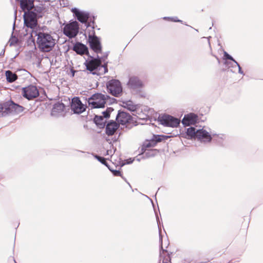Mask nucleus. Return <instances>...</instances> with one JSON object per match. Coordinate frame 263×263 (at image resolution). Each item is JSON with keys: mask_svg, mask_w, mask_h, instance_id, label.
<instances>
[{"mask_svg": "<svg viewBox=\"0 0 263 263\" xmlns=\"http://www.w3.org/2000/svg\"><path fill=\"white\" fill-rule=\"evenodd\" d=\"M23 96L28 100L37 97L39 95V90L37 87L34 85H29L23 88Z\"/></svg>", "mask_w": 263, "mask_h": 263, "instance_id": "obj_13", "label": "nucleus"}, {"mask_svg": "<svg viewBox=\"0 0 263 263\" xmlns=\"http://www.w3.org/2000/svg\"><path fill=\"white\" fill-rule=\"evenodd\" d=\"M34 0H21L20 6L21 9L25 11H29L32 10V8L34 7Z\"/></svg>", "mask_w": 263, "mask_h": 263, "instance_id": "obj_21", "label": "nucleus"}, {"mask_svg": "<svg viewBox=\"0 0 263 263\" xmlns=\"http://www.w3.org/2000/svg\"><path fill=\"white\" fill-rule=\"evenodd\" d=\"M44 10L43 7L42 6H34L32 8V11H34L36 14V16H41V14L42 13Z\"/></svg>", "mask_w": 263, "mask_h": 263, "instance_id": "obj_27", "label": "nucleus"}, {"mask_svg": "<svg viewBox=\"0 0 263 263\" xmlns=\"http://www.w3.org/2000/svg\"><path fill=\"white\" fill-rule=\"evenodd\" d=\"M230 71H231V72H233V73L234 72V71H233L232 69H231V70H230Z\"/></svg>", "mask_w": 263, "mask_h": 263, "instance_id": "obj_43", "label": "nucleus"}, {"mask_svg": "<svg viewBox=\"0 0 263 263\" xmlns=\"http://www.w3.org/2000/svg\"><path fill=\"white\" fill-rule=\"evenodd\" d=\"M215 57H216V58L217 59V62H218V63H220V60H219V59H218V58L217 57H216V56H215Z\"/></svg>", "mask_w": 263, "mask_h": 263, "instance_id": "obj_39", "label": "nucleus"}, {"mask_svg": "<svg viewBox=\"0 0 263 263\" xmlns=\"http://www.w3.org/2000/svg\"><path fill=\"white\" fill-rule=\"evenodd\" d=\"M161 251H160V257L161 258L162 257V254H163L164 252H166L167 251L166 250L163 249L162 246L161 245Z\"/></svg>", "mask_w": 263, "mask_h": 263, "instance_id": "obj_36", "label": "nucleus"}, {"mask_svg": "<svg viewBox=\"0 0 263 263\" xmlns=\"http://www.w3.org/2000/svg\"><path fill=\"white\" fill-rule=\"evenodd\" d=\"M109 97L107 95L98 93L93 94L88 99V104L93 108H102L105 107L106 99Z\"/></svg>", "mask_w": 263, "mask_h": 263, "instance_id": "obj_4", "label": "nucleus"}, {"mask_svg": "<svg viewBox=\"0 0 263 263\" xmlns=\"http://www.w3.org/2000/svg\"><path fill=\"white\" fill-rule=\"evenodd\" d=\"M65 106L63 103L57 102L53 105L51 115L52 116L59 117L65 109Z\"/></svg>", "mask_w": 263, "mask_h": 263, "instance_id": "obj_20", "label": "nucleus"}, {"mask_svg": "<svg viewBox=\"0 0 263 263\" xmlns=\"http://www.w3.org/2000/svg\"><path fill=\"white\" fill-rule=\"evenodd\" d=\"M95 123L101 128H103L105 126V122L104 117L102 116H96L94 118Z\"/></svg>", "mask_w": 263, "mask_h": 263, "instance_id": "obj_25", "label": "nucleus"}, {"mask_svg": "<svg viewBox=\"0 0 263 263\" xmlns=\"http://www.w3.org/2000/svg\"><path fill=\"white\" fill-rule=\"evenodd\" d=\"M37 36L36 43L40 50L44 52L52 50L56 44L57 41L52 35L44 31L35 32Z\"/></svg>", "mask_w": 263, "mask_h": 263, "instance_id": "obj_1", "label": "nucleus"}, {"mask_svg": "<svg viewBox=\"0 0 263 263\" xmlns=\"http://www.w3.org/2000/svg\"><path fill=\"white\" fill-rule=\"evenodd\" d=\"M198 121V116L194 113H190L185 115L182 120V123L185 126L195 124Z\"/></svg>", "mask_w": 263, "mask_h": 263, "instance_id": "obj_16", "label": "nucleus"}, {"mask_svg": "<svg viewBox=\"0 0 263 263\" xmlns=\"http://www.w3.org/2000/svg\"><path fill=\"white\" fill-rule=\"evenodd\" d=\"M5 76L7 81L9 83L14 82L17 79V74L10 70L6 71Z\"/></svg>", "mask_w": 263, "mask_h": 263, "instance_id": "obj_23", "label": "nucleus"}, {"mask_svg": "<svg viewBox=\"0 0 263 263\" xmlns=\"http://www.w3.org/2000/svg\"><path fill=\"white\" fill-rule=\"evenodd\" d=\"M5 49H3L2 50V51H1V52L0 53V56L3 55L5 53Z\"/></svg>", "mask_w": 263, "mask_h": 263, "instance_id": "obj_38", "label": "nucleus"}, {"mask_svg": "<svg viewBox=\"0 0 263 263\" xmlns=\"http://www.w3.org/2000/svg\"><path fill=\"white\" fill-rule=\"evenodd\" d=\"M217 136L219 138L222 139L224 137L223 134H216L215 133H209L206 130L202 129H197L196 139L201 143H209L211 142L212 139Z\"/></svg>", "mask_w": 263, "mask_h": 263, "instance_id": "obj_5", "label": "nucleus"}, {"mask_svg": "<svg viewBox=\"0 0 263 263\" xmlns=\"http://www.w3.org/2000/svg\"><path fill=\"white\" fill-rule=\"evenodd\" d=\"M89 60H86L85 65L86 69L90 72L92 74H103L108 72L107 63H104L102 65L101 58L97 55L96 58L90 56Z\"/></svg>", "mask_w": 263, "mask_h": 263, "instance_id": "obj_2", "label": "nucleus"}, {"mask_svg": "<svg viewBox=\"0 0 263 263\" xmlns=\"http://www.w3.org/2000/svg\"><path fill=\"white\" fill-rule=\"evenodd\" d=\"M108 169L112 173L113 175L115 176H121L123 179L125 180H126L124 177L122 176L121 172L119 170H115L110 168L109 167Z\"/></svg>", "mask_w": 263, "mask_h": 263, "instance_id": "obj_31", "label": "nucleus"}, {"mask_svg": "<svg viewBox=\"0 0 263 263\" xmlns=\"http://www.w3.org/2000/svg\"><path fill=\"white\" fill-rule=\"evenodd\" d=\"M123 106L127 108L128 110L131 111H134L136 110V106L133 104L132 101H128L126 102H123Z\"/></svg>", "mask_w": 263, "mask_h": 263, "instance_id": "obj_26", "label": "nucleus"}, {"mask_svg": "<svg viewBox=\"0 0 263 263\" xmlns=\"http://www.w3.org/2000/svg\"><path fill=\"white\" fill-rule=\"evenodd\" d=\"M127 87L132 91H138L143 87L142 82L137 77H130L127 82Z\"/></svg>", "mask_w": 263, "mask_h": 263, "instance_id": "obj_12", "label": "nucleus"}, {"mask_svg": "<svg viewBox=\"0 0 263 263\" xmlns=\"http://www.w3.org/2000/svg\"><path fill=\"white\" fill-rule=\"evenodd\" d=\"M107 91L112 96L118 97L122 92L121 82L116 79L109 80L106 83Z\"/></svg>", "mask_w": 263, "mask_h": 263, "instance_id": "obj_7", "label": "nucleus"}, {"mask_svg": "<svg viewBox=\"0 0 263 263\" xmlns=\"http://www.w3.org/2000/svg\"><path fill=\"white\" fill-rule=\"evenodd\" d=\"M79 152H81V153H83V151H79Z\"/></svg>", "mask_w": 263, "mask_h": 263, "instance_id": "obj_44", "label": "nucleus"}, {"mask_svg": "<svg viewBox=\"0 0 263 263\" xmlns=\"http://www.w3.org/2000/svg\"><path fill=\"white\" fill-rule=\"evenodd\" d=\"M154 137L155 139L147 140L143 143L141 147L142 153H145L147 148L154 146L158 142H160L162 140L159 135L154 136Z\"/></svg>", "mask_w": 263, "mask_h": 263, "instance_id": "obj_17", "label": "nucleus"}, {"mask_svg": "<svg viewBox=\"0 0 263 263\" xmlns=\"http://www.w3.org/2000/svg\"><path fill=\"white\" fill-rule=\"evenodd\" d=\"M159 236H160V241H162V237H161V236L160 235Z\"/></svg>", "mask_w": 263, "mask_h": 263, "instance_id": "obj_42", "label": "nucleus"}, {"mask_svg": "<svg viewBox=\"0 0 263 263\" xmlns=\"http://www.w3.org/2000/svg\"><path fill=\"white\" fill-rule=\"evenodd\" d=\"M88 40L90 48L96 53H101L102 46L100 39L93 33L88 35Z\"/></svg>", "mask_w": 263, "mask_h": 263, "instance_id": "obj_11", "label": "nucleus"}, {"mask_svg": "<svg viewBox=\"0 0 263 263\" xmlns=\"http://www.w3.org/2000/svg\"><path fill=\"white\" fill-rule=\"evenodd\" d=\"M24 24L28 28H34L37 25V16L34 11H25L24 14Z\"/></svg>", "mask_w": 263, "mask_h": 263, "instance_id": "obj_9", "label": "nucleus"}, {"mask_svg": "<svg viewBox=\"0 0 263 263\" xmlns=\"http://www.w3.org/2000/svg\"><path fill=\"white\" fill-rule=\"evenodd\" d=\"M158 120L164 126L171 127H177L180 123L179 119L166 114L159 116Z\"/></svg>", "mask_w": 263, "mask_h": 263, "instance_id": "obj_6", "label": "nucleus"}, {"mask_svg": "<svg viewBox=\"0 0 263 263\" xmlns=\"http://www.w3.org/2000/svg\"><path fill=\"white\" fill-rule=\"evenodd\" d=\"M71 108L74 114H80L85 110L86 107L79 98L75 97L71 100Z\"/></svg>", "mask_w": 263, "mask_h": 263, "instance_id": "obj_14", "label": "nucleus"}, {"mask_svg": "<svg viewBox=\"0 0 263 263\" xmlns=\"http://www.w3.org/2000/svg\"><path fill=\"white\" fill-rule=\"evenodd\" d=\"M71 12L79 22L85 24L87 28L90 26V23H88L90 16L88 12L80 11L77 8H72Z\"/></svg>", "mask_w": 263, "mask_h": 263, "instance_id": "obj_10", "label": "nucleus"}, {"mask_svg": "<svg viewBox=\"0 0 263 263\" xmlns=\"http://www.w3.org/2000/svg\"><path fill=\"white\" fill-rule=\"evenodd\" d=\"M89 21L90 22H89L90 24L92 23V24H95V21H94V18H93V20H92L91 18H89ZM91 25V24H90Z\"/></svg>", "mask_w": 263, "mask_h": 263, "instance_id": "obj_37", "label": "nucleus"}, {"mask_svg": "<svg viewBox=\"0 0 263 263\" xmlns=\"http://www.w3.org/2000/svg\"><path fill=\"white\" fill-rule=\"evenodd\" d=\"M131 119L132 117L129 114L121 110L118 111V113L116 118L118 123L121 125H125L127 123H128Z\"/></svg>", "mask_w": 263, "mask_h": 263, "instance_id": "obj_15", "label": "nucleus"}, {"mask_svg": "<svg viewBox=\"0 0 263 263\" xmlns=\"http://www.w3.org/2000/svg\"><path fill=\"white\" fill-rule=\"evenodd\" d=\"M142 154L143 155H145L144 157H145L147 158L154 156V154L153 153V151H148V152L145 151V153H142Z\"/></svg>", "mask_w": 263, "mask_h": 263, "instance_id": "obj_34", "label": "nucleus"}, {"mask_svg": "<svg viewBox=\"0 0 263 263\" xmlns=\"http://www.w3.org/2000/svg\"><path fill=\"white\" fill-rule=\"evenodd\" d=\"M93 156L96 159H97L102 164H104V165L106 166L108 168H109V166L108 165V164L106 162V160L105 158H104L103 157L99 156L97 155H94Z\"/></svg>", "mask_w": 263, "mask_h": 263, "instance_id": "obj_28", "label": "nucleus"}, {"mask_svg": "<svg viewBox=\"0 0 263 263\" xmlns=\"http://www.w3.org/2000/svg\"><path fill=\"white\" fill-rule=\"evenodd\" d=\"M72 50L78 54L81 55L88 54V47L85 45L80 42H77L73 46Z\"/></svg>", "mask_w": 263, "mask_h": 263, "instance_id": "obj_18", "label": "nucleus"}, {"mask_svg": "<svg viewBox=\"0 0 263 263\" xmlns=\"http://www.w3.org/2000/svg\"><path fill=\"white\" fill-rule=\"evenodd\" d=\"M24 110V107L10 100L3 103H0V117L10 114H18L23 112Z\"/></svg>", "mask_w": 263, "mask_h": 263, "instance_id": "obj_3", "label": "nucleus"}, {"mask_svg": "<svg viewBox=\"0 0 263 263\" xmlns=\"http://www.w3.org/2000/svg\"><path fill=\"white\" fill-rule=\"evenodd\" d=\"M223 56H224V58L226 59V60H229L232 61H234L235 63H234V64L235 66H237V67L238 68V73L243 76L245 75V73L242 70L241 68L240 65L239 64V63L231 55H230L229 53H228L226 51H224Z\"/></svg>", "mask_w": 263, "mask_h": 263, "instance_id": "obj_22", "label": "nucleus"}, {"mask_svg": "<svg viewBox=\"0 0 263 263\" xmlns=\"http://www.w3.org/2000/svg\"><path fill=\"white\" fill-rule=\"evenodd\" d=\"M235 63L234 61H228L227 60H226L224 62V64H225L226 65H227L228 66V68H234L236 67H237V66H235L234 63Z\"/></svg>", "mask_w": 263, "mask_h": 263, "instance_id": "obj_32", "label": "nucleus"}, {"mask_svg": "<svg viewBox=\"0 0 263 263\" xmlns=\"http://www.w3.org/2000/svg\"><path fill=\"white\" fill-rule=\"evenodd\" d=\"M163 19L165 20H168V21H172V22H180V23H182V21L181 20H179L178 18V17H176V16H175V17L165 16V17H163Z\"/></svg>", "mask_w": 263, "mask_h": 263, "instance_id": "obj_30", "label": "nucleus"}, {"mask_svg": "<svg viewBox=\"0 0 263 263\" xmlns=\"http://www.w3.org/2000/svg\"><path fill=\"white\" fill-rule=\"evenodd\" d=\"M119 124L114 120L109 121L106 126V134L108 136L113 135L119 128Z\"/></svg>", "mask_w": 263, "mask_h": 263, "instance_id": "obj_19", "label": "nucleus"}, {"mask_svg": "<svg viewBox=\"0 0 263 263\" xmlns=\"http://www.w3.org/2000/svg\"><path fill=\"white\" fill-rule=\"evenodd\" d=\"M108 52H105V53H104V55H103V57H100V58H101V63H102V62H104V63H105V60L107 59V56H108Z\"/></svg>", "mask_w": 263, "mask_h": 263, "instance_id": "obj_35", "label": "nucleus"}, {"mask_svg": "<svg viewBox=\"0 0 263 263\" xmlns=\"http://www.w3.org/2000/svg\"><path fill=\"white\" fill-rule=\"evenodd\" d=\"M18 42V39L15 36H13V33L12 34L11 38L9 40L10 45H14Z\"/></svg>", "mask_w": 263, "mask_h": 263, "instance_id": "obj_33", "label": "nucleus"}, {"mask_svg": "<svg viewBox=\"0 0 263 263\" xmlns=\"http://www.w3.org/2000/svg\"><path fill=\"white\" fill-rule=\"evenodd\" d=\"M15 25V21H14V23H13V30L14 29Z\"/></svg>", "mask_w": 263, "mask_h": 263, "instance_id": "obj_40", "label": "nucleus"}, {"mask_svg": "<svg viewBox=\"0 0 263 263\" xmlns=\"http://www.w3.org/2000/svg\"><path fill=\"white\" fill-rule=\"evenodd\" d=\"M114 110L112 107H108L106 110L102 112L104 118H107L110 117V114Z\"/></svg>", "mask_w": 263, "mask_h": 263, "instance_id": "obj_29", "label": "nucleus"}, {"mask_svg": "<svg viewBox=\"0 0 263 263\" xmlns=\"http://www.w3.org/2000/svg\"><path fill=\"white\" fill-rule=\"evenodd\" d=\"M159 263H167L166 262H164V260H163L161 262V259H160V261H159Z\"/></svg>", "mask_w": 263, "mask_h": 263, "instance_id": "obj_41", "label": "nucleus"}, {"mask_svg": "<svg viewBox=\"0 0 263 263\" xmlns=\"http://www.w3.org/2000/svg\"><path fill=\"white\" fill-rule=\"evenodd\" d=\"M79 26L76 21H72L65 25L63 28V33L69 38H73L77 35L79 32Z\"/></svg>", "mask_w": 263, "mask_h": 263, "instance_id": "obj_8", "label": "nucleus"}, {"mask_svg": "<svg viewBox=\"0 0 263 263\" xmlns=\"http://www.w3.org/2000/svg\"><path fill=\"white\" fill-rule=\"evenodd\" d=\"M186 135L190 137V139H196L197 133V129L194 127H190L186 129Z\"/></svg>", "mask_w": 263, "mask_h": 263, "instance_id": "obj_24", "label": "nucleus"}]
</instances>
